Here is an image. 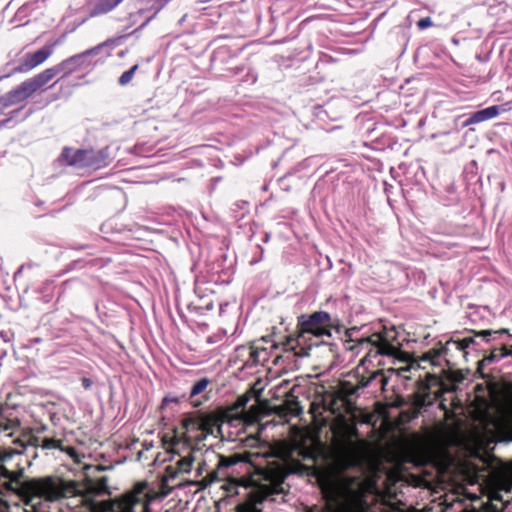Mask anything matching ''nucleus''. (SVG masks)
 <instances>
[{
  "label": "nucleus",
  "mask_w": 512,
  "mask_h": 512,
  "mask_svg": "<svg viewBox=\"0 0 512 512\" xmlns=\"http://www.w3.org/2000/svg\"><path fill=\"white\" fill-rule=\"evenodd\" d=\"M334 434L336 443L331 458L334 475L322 484V492L337 512H366L365 498L371 487L361 468L358 430L343 419Z\"/></svg>",
  "instance_id": "nucleus-1"
},
{
  "label": "nucleus",
  "mask_w": 512,
  "mask_h": 512,
  "mask_svg": "<svg viewBox=\"0 0 512 512\" xmlns=\"http://www.w3.org/2000/svg\"><path fill=\"white\" fill-rule=\"evenodd\" d=\"M77 483L58 476L33 480L20 488V500L30 509L24 512H47V503L57 502L78 494Z\"/></svg>",
  "instance_id": "nucleus-2"
},
{
  "label": "nucleus",
  "mask_w": 512,
  "mask_h": 512,
  "mask_svg": "<svg viewBox=\"0 0 512 512\" xmlns=\"http://www.w3.org/2000/svg\"><path fill=\"white\" fill-rule=\"evenodd\" d=\"M335 322L331 315L325 311H316L312 314H302L297 317L296 334L289 335L283 342L286 351H293L297 357H306L312 345V337L320 339L331 337V330Z\"/></svg>",
  "instance_id": "nucleus-3"
},
{
  "label": "nucleus",
  "mask_w": 512,
  "mask_h": 512,
  "mask_svg": "<svg viewBox=\"0 0 512 512\" xmlns=\"http://www.w3.org/2000/svg\"><path fill=\"white\" fill-rule=\"evenodd\" d=\"M259 479L255 489L236 506V512H262L264 501L274 500V495L281 494L285 475L278 469L264 468L258 470Z\"/></svg>",
  "instance_id": "nucleus-4"
},
{
  "label": "nucleus",
  "mask_w": 512,
  "mask_h": 512,
  "mask_svg": "<svg viewBox=\"0 0 512 512\" xmlns=\"http://www.w3.org/2000/svg\"><path fill=\"white\" fill-rule=\"evenodd\" d=\"M49 81L51 80L45 70L38 73L34 77L22 82L15 89L9 91L3 98L5 101L4 104L6 106H12L24 102L35 92L43 89Z\"/></svg>",
  "instance_id": "nucleus-5"
},
{
  "label": "nucleus",
  "mask_w": 512,
  "mask_h": 512,
  "mask_svg": "<svg viewBox=\"0 0 512 512\" xmlns=\"http://www.w3.org/2000/svg\"><path fill=\"white\" fill-rule=\"evenodd\" d=\"M78 494L75 496L66 497L67 499H72L74 502V508L78 506H82L83 510L75 511V512H92L95 508V504L92 501L93 496L102 495V494H110L108 487V477L102 476L97 480L87 479V487L86 491L83 492L80 489V485L77 481Z\"/></svg>",
  "instance_id": "nucleus-6"
},
{
  "label": "nucleus",
  "mask_w": 512,
  "mask_h": 512,
  "mask_svg": "<svg viewBox=\"0 0 512 512\" xmlns=\"http://www.w3.org/2000/svg\"><path fill=\"white\" fill-rule=\"evenodd\" d=\"M185 430L184 440L187 445L191 442H201L207 435L213 433L214 424L211 419L203 416L189 417L182 421Z\"/></svg>",
  "instance_id": "nucleus-7"
},
{
  "label": "nucleus",
  "mask_w": 512,
  "mask_h": 512,
  "mask_svg": "<svg viewBox=\"0 0 512 512\" xmlns=\"http://www.w3.org/2000/svg\"><path fill=\"white\" fill-rule=\"evenodd\" d=\"M356 392L357 388L352 387L348 389L343 385L339 391L325 398L324 404L326 409L340 418H343L346 413H352L355 407L350 397Z\"/></svg>",
  "instance_id": "nucleus-8"
},
{
  "label": "nucleus",
  "mask_w": 512,
  "mask_h": 512,
  "mask_svg": "<svg viewBox=\"0 0 512 512\" xmlns=\"http://www.w3.org/2000/svg\"><path fill=\"white\" fill-rule=\"evenodd\" d=\"M108 149H80L74 152L68 163L78 168L98 169L107 164Z\"/></svg>",
  "instance_id": "nucleus-9"
},
{
  "label": "nucleus",
  "mask_w": 512,
  "mask_h": 512,
  "mask_svg": "<svg viewBox=\"0 0 512 512\" xmlns=\"http://www.w3.org/2000/svg\"><path fill=\"white\" fill-rule=\"evenodd\" d=\"M147 483H138L134 489L123 496L117 501L118 512H136V507L141 506L143 510L147 509Z\"/></svg>",
  "instance_id": "nucleus-10"
},
{
  "label": "nucleus",
  "mask_w": 512,
  "mask_h": 512,
  "mask_svg": "<svg viewBox=\"0 0 512 512\" xmlns=\"http://www.w3.org/2000/svg\"><path fill=\"white\" fill-rule=\"evenodd\" d=\"M46 477L47 476L23 479L24 478V469L23 468H20L17 471H10L4 465H0V479L7 480L3 484L4 488L7 491L15 494L19 498H20V488H22L25 483L31 482L33 480L45 479Z\"/></svg>",
  "instance_id": "nucleus-11"
},
{
  "label": "nucleus",
  "mask_w": 512,
  "mask_h": 512,
  "mask_svg": "<svg viewBox=\"0 0 512 512\" xmlns=\"http://www.w3.org/2000/svg\"><path fill=\"white\" fill-rule=\"evenodd\" d=\"M53 53L52 47H43L34 53L26 54L22 63L13 68L12 73H26L44 63Z\"/></svg>",
  "instance_id": "nucleus-12"
},
{
  "label": "nucleus",
  "mask_w": 512,
  "mask_h": 512,
  "mask_svg": "<svg viewBox=\"0 0 512 512\" xmlns=\"http://www.w3.org/2000/svg\"><path fill=\"white\" fill-rule=\"evenodd\" d=\"M256 454L250 452L235 453L230 456L218 455L217 470L212 474V480L225 477L224 470L238 463H252Z\"/></svg>",
  "instance_id": "nucleus-13"
},
{
  "label": "nucleus",
  "mask_w": 512,
  "mask_h": 512,
  "mask_svg": "<svg viewBox=\"0 0 512 512\" xmlns=\"http://www.w3.org/2000/svg\"><path fill=\"white\" fill-rule=\"evenodd\" d=\"M83 65L84 60L82 55L79 53L63 60L53 67L45 69V72L48 74L50 80H52L55 76L61 73L63 76H67L80 69Z\"/></svg>",
  "instance_id": "nucleus-14"
},
{
  "label": "nucleus",
  "mask_w": 512,
  "mask_h": 512,
  "mask_svg": "<svg viewBox=\"0 0 512 512\" xmlns=\"http://www.w3.org/2000/svg\"><path fill=\"white\" fill-rule=\"evenodd\" d=\"M506 105L507 104L502 105V106L493 105V106L487 107L485 109L479 110V111L473 113L464 122V126H469L472 124H477V123H481V122L493 119V118L497 117L501 111L505 112L508 110V108L505 107Z\"/></svg>",
  "instance_id": "nucleus-15"
},
{
  "label": "nucleus",
  "mask_w": 512,
  "mask_h": 512,
  "mask_svg": "<svg viewBox=\"0 0 512 512\" xmlns=\"http://www.w3.org/2000/svg\"><path fill=\"white\" fill-rule=\"evenodd\" d=\"M210 383H211L210 379H208L207 377H204V378L197 380L193 384V386L191 387V391L189 393V399L191 400V403L194 407H198L203 403V401H201V400H193V399L196 396H198L199 394H201L202 392H204Z\"/></svg>",
  "instance_id": "nucleus-16"
},
{
  "label": "nucleus",
  "mask_w": 512,
  "mask_h": 512,
  "mask_svg": "<svg viewBox=\"0 0 512 512\" xmlns=\"http://www.w3.org/2000/svg\"><path fill=\"white\" fill-rule=\"evenodd\" d=\"M123 0H97L91 12L92 16L106 14L117 7Z\"/></svg>",
  "instance_id": "nucleus-17"
},
{
  "label": "nucleus",
  "mask_w": 512,
  "mask_h": 512,
  "mask_svg": "<svg viewBox=\"0 0 512 512\" xmlns=\"http://www.w3.org/2000/svg\"><path fill=\"white\" fill-rule=\"evenodd\" d=\"M425 406V399L418 396L415 403L410 407L409 410L403 411L402 416L408 420L415 419L418 417L420 410Z\"/></svg>",
  "instance_id": "nucleus-18"
},
{
  "label": "nucleus",
  "mask_w": 512,
  "mask_h": 512,
  "mask_svg": "<svg viewBox=\"0 0 512 512\" xmlns=\"http://www.w3.org/2000/svg\"><path fill=\"white\" fill-rule=\"evenodd\" d=\"M194 460L195 459H194V457L192 455V451H190L187 456H184V457H182L181 459H179L177 461L176 469L180 473H189L191 471L192 464H193Z\"/></svg>",
  "instance_id": "nucleus-19"
},
{
  "label": "nucleus",
  "mask_w": 512,
  "mask_h": 512,
  "mask_svg": "<svg viewBox=\"0 0 512 512\" xmlns=\"http://www.w3.org/2000/svg\"><path fill=\"white\" fill-rule=\"evenodd\" d=\"M508 355H512V345L509 348L501 347L499 350H495L489 356L485 357L480 362L479 365L481 366L484 362H493V361H495L498 358H503V357L508 356Z\"/></svg>",
  "instance_id": "nucleus-20"
},
{
  "label": "nucleus",
  "mask_w": 512,
  "mask_h": 512,
  "mask_svg": "<svg viewBox=\"0 0 512 512\" xmlns=\"http://www.w3.org/2000/svg\"><path fill=\"white\" fill-rule=\"evenodd\" d=\"M143 5L148 6L151 10L154 11V16L157 15L170 0H137Z\"/></svg>",
  "instance_id": "nucleus-21"
},
{
  "label": "nucleus",
  "mask_w": 512,
  "mask_h": 512,
  "mask_svg": "<svg viewBox=\"0 0 512 512\" xmlns=\"http://www.w3.org/2000/svg\"><path fill=\"white\" fill-rule=\"evenodd\" d=\"M287 406V414L288 416L298 417L303 413V408L299 404L298 400H288L285 402Z\"/></svg>",
  "instance_id": "nucleus-22"
},
{
  "label": "nucleus",
  "mask_w": 512,
  "mask_h": 512,
  "mask_svg": "<svg viewBox=\"0 0 512 512\" xmlns=\"http://www.w3.org/2000/svg\"><path fill=\"white\" fill-rule=\"evenodd\" d=\"M40 447L42 449H47V450H51V449H58V450H61L63 451V447H62V442L60 440H57V439H53V438H45L41 441V444H40Z\"/></svg>",
  "instance_id": "nucleus-23"
},
{
  "label": "nucleus",
  "mask_w": 512,
  "mask_h": 512,
  "mask_svg": "<svg viewBox=\"0 0 512 512\" xmlns=\"http://www.w3.org/2000/svg\"><path fill=\"white\" fill-rule=\"evenodd\" d=\"M137 69H138V65L135 64L129 70L122 73V75L119 77V80H118L119 84L121 86H125L128 83H130L135 72L137 71Z\"/></svg>",
  "instance_id": "nucleus-24"
},
{
  "label": "nucleus",
  "mask_w": 512,
  "mask_h": 512,
  "mask_svg": "<svg viewBox=\"0 0 512 512\" xmlns=\"http://www.w3.org/2000/svg\"><path fill=\"white\" fill-rule=\"evenodd\" d=\"M443 352V349H432L425 353L422 357L423 361H429L432 365L438 364V359Z\"/></svg>",
  "instance_id": "nucleus-25"
},
{
  "label": "nucleus",
  "mask_w": 512,
  "mask_h": 512,
  "mask_svg": "<svg viewBox=\"0 0 512 512\" xmlns=\"http://www.w3.org/2000/svg\"><path fill=\"white\" fill-rule=\"evenodd\" d=\"M20 426L17 419H5L0 421V428L4 431H13Z\"/></svg>",
  "instance_id": "nucleus-26"
},
{
  "label": "nucleus",
  "mask_w": 512,
  "mask_h": 512,
  "mask_svg": "<svg viewBox=\"0 0 512 512\" xmlns=\"http://www.w3.org/2000/svg\"><path fill=\"white\" fill-rule=\"evenodd\" d=\"M261 353H265V349H258V348H254V347H250L249 348V360L252 361L253 363H258L260 360H259V355Z\"/></svg>",
  "instance_id": "nucleus-27"
},
{
  "label": "nucleus",
  "mask_w": 512,
  "mask_h": 512,
  "mask_svg": "<svg viewBox=\"0 0 512 512\" xmlns=\"http://www.w3.org/2000/svg\"><path fill=\"white\" fill-rule=\"evenodd\" d=\"M379 378V381L380 383L382 384V386L386 385L387 383V378L381 374L380 372H375L371 375V377L369 378V380H367L365 383L362 384V387H365L369 384L370 381L372 380H376Z\"/></svg>",
  "instance_id": "nucleus-28"
},
{
  "label": "nucleus",
  "mask_w": 512,
  "mask_h": 512,
  "mask_svg": "<svg viewBox=\"0 0 512 512\" xmlns=\"http://www.w3.org/2000/svg\"><path fill=\"white\" fill-rule=\"evenodd\" d=\"M474 342L473 338H464L459 341H455V345L457 346L458 350L464 351L466 348L470 346Z\"/></svg>",
  "instance_id": "nucleus-29"
},
{
  "label": "nucleus",
  "mask_w": 512,
  "mask_h": 512,
  "mask_svg": "<svg viewBox=\"0 0 512 512\" xmlns=\"http://www.w3.org/2000/svg\"><path fill=\"white\" fill-rule=\"evenodd\" d=\"M103 46H104V44H99L93 48H90V49L80 53L82 55L83 60H85V58L88 56L97 55Z\"/></svg>",
  "instance_id": "nucleus-30"
},
{
  "label": "nucleus",
  "mask_w": 512,
  "mask_h": 512,
  "mask_svg": "<svg viewBox=\"0 0 512 512\" xmlns=\"http://www.w3.org/2000/svg\"><path fill=\"white\" fill-rule=\"evenodd\" d=\"M250 400V397L248 395H242L240 396L235 404H234V408L235 409H244L248 403V401Z\"/></svg>",
  "instance_id": "nucleus-31"
},
{
  "label": "nucleus",
  "mask_w": 512,
  "mask_h": 512,
  "mask_svg": "<svg viewBox=\"0 0 512 512\" xmlns=\"http://www.w3.org/2000/svg\"><path fill=\"white\" fill-rule=\"evenodd\" d=\"M394 350L395 348L386 341H384L379 347V352L384 355H392Z\"/></svg>",
  "instance_id": "nucleus-32"
},
{
  "label": "nucleus",
  "mask_w": 512,
  "mask_h": 512,
  "mask_svg": "<svg viewBox=\"0 0 512 512\" xmlns=\"http://www.w3.org/2000/svg\"><path fill=\"white\" fill-rule=\"evenodd\" d=\"M273 411L280 418H287L288 417L286 403H284L282 405L275 406L273 408Z\"/></svg>",
  "instance_id": "nucleus-33"
},
{
  "label": "nucleus",
  "mask_w": 512,
  "mask_h": 512,
  "mask_svg": "<svg viewBox=\"0 0 512 512\" xmlns=\"http://www.w3.org/2000/svg\"><path fill=\"white\" fill-rule=\"evenodd\" d=\"M165 472V480L174 479L177 476V474L180 473L176 468L172 466L166 467Z\"/></svg>",
  "instance_id": "nucleus-34"
},
{
  "label": "nucleus",
  "mask_w": 512,
  "mask_h": 512,
  "mask_svg": "<svg viewBox=\"0 0 512 512\" xmlns=\"http://www.w3.org/2000/svg\"><path fill=\"white\" fill-rule=\"evenodd\" d=\"M417 26L420 28V29H426L430 26H432V20L430 17H425V18H422L420 19L418 22H417Z\"/></svg>",
  "instance_id": "nucleus-35"
},
{
  "label": "nucleus",
  "mask_w": 512,
  "mask_h": 512,
  "mask_svg": "<svg viewBox=\"0 0 512 512\" xmlns=\"http://www.w3.org/2000/svg\"><path fill=\"white\" fill-rule=\"evenodd\" d=\"M507 330L506 329H501V330H497V331H493V330H482L478 333L479 336H482L483 338H486L487 336H490L492 334H502V333H506Z\"/></svg>",
  "instance_id": "nucleus-36"
},
{
  "label": "nucleus",
  "mask_w": 512,
  "mask_h": 512,
  "mask_svg": "<svg viewBox=\"0 0 512 512\" xmlns=\"http://www.w3.org/2000/svg\"><path fill=\"white\" fill-rule=\"evenodd\" d=\"M15 454H18V452L15 450L5 451L0 454V461L6 462L10 460Z\"/></svg>",
  "instance_id": "nucleus-37"
},
{
  "label": "nucleus",
  "mask_w": 512,
  "mask_h": 512,
  "mask_svg": "<svg viewBox=\"0 0 512 512\" xmlns=\"http://www.w3.org/2000/svg\"><path fill=\"white\" fill-rule=\"evenodd\" d=\"M180 401V398L177 396L172 395H166L162 400V406H166L169 403H178Z\"/></svg>",
  "instance_id": "nucleus-38"
},
{
  "label": "nucleus",
  "mask_w": 512,
  "mask_h": 512,
  "mask_svg": "<svg viewBox=\"0 0 512 512\" xmlns=\"http://www.w3.org/2000/svg\"><path fill=\"white\" fill-rule=\"evenodd\" d=\"M81 383H82V386L85 390H88L92 387L93 385V381L90 379V378H87V377H83L81 379Z\"/></svg>",
  "instance_id": "nucleus-39"
},
{
  "label": "nucleus",
  "mask_w": 512,
  "mask_h": 512,
  "mask_svg": "<svg viewBox=\"0 0 512 512\" xmlns=\"http://www.w3.org/2000/svg\"><path fill=\"white\" fill-rule=\"evenodd\" d=\"M41 441L42 440H40V438L36 437V436L32 437L31 440H30L31 444L36 446V447H40Z\"/></svg>",
  "instance_id": "nucleus-40"
},
{
  "label": "nucleus",
  "mask_w": 512,
  "mask_h": 512,
  "mask_svg": "<svg viewBox=\"0 0 512 512\" xmlns=\"http://www.w3.org/2000/svg\"><path fill=\"white\" fill-rule=\"evenodd\" d=\"M405 404V401L403 399H399L395 402L394 406L396 407H402Z\"/></svg>",
  "instance_id": "nucleus-41"
},
{
  "label": "nucleus",
  "mask_w": 512,
  "mask_h": 512,
  "mask_svg": "<svg viewBox=\"0 0 512 512\" xmlns=\"http://www.w3.org/2000/svg\"><path fill=\"white\" fill-rule=\"evenodd\" d=\"M106 469H108V467H106V466H102V465H99V466H95V467H94V470H95V471H104V470H106Z\"/></svg>",
  "instance_id": "nucleus-42"
},
{
  "label": "nucleus",
  "mask_w": 512,
  "mask_h": 512,
  "mask_svg": "<svg viewBox=\"0 0 512 512\" xmlns=\"http://www.w3.org/2000/svg\"><path fill=\"white\" fill-rule=\"evenodd\" d=\"M178 444H180V440L177 439V438H174L173 441H172L173 447L177 446Z\"/></svg>",
  "instance_id": "nucleus-43"
}]
</instances>
